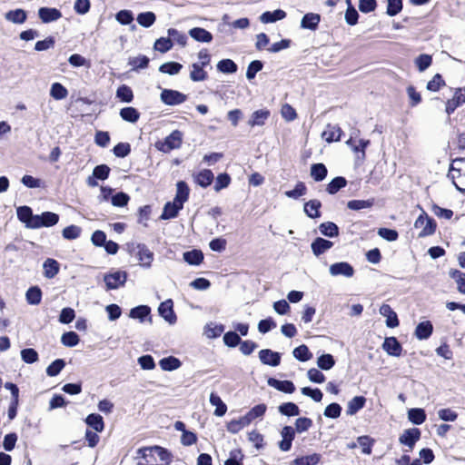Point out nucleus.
Wrapping results in <instances>:
<instances>
[{"label": "nucleus", "mask_w": 465, "mask_h": 465, "mask_svg": "<svg viewBox=\"0 0 465 465\" xmlns=\"http://www.w3.org/2000/svg\"><path fill=\"white\" fill-rule=\"evenodd\" d=\"M183 137V134L181 131L174 130L163 142L156 143V147L163 153H169L172 150L181 147Z\"/></svg>", "instance_id": "f257e3e1"}, {"label": "nucleus", "mask_w": 465, "mask_h": 465, "mask_svg": "<svg viewBox=\"0 0 465 465\" xmlns=\"http://www.w3.org/2000/svg\"><path fill=\"white\" fill-rule=\"evenodd\" d=\"M414 227L420 229L419 237H425L435 232L436 223L422 211L414 223Z\"/></svg>", "instance_id": "f03ea898"}, {"label": "nucleus", "mask_w": 465, "mask_h": 465, "mask_svg": "<svg viewBox=\"0 0 465 465\" xmlns=\"http://www.w3.org/2000/svg\"><path fill=\"white\" fill-rule=\"evenodd\" d=\"M160 98L164 104L174 106L184 103L187 95L176 90L163 89Z\"/></svg>", "instance_id": "7ed1b4c3"}, {"label": "nucleus", "mask_w": 465, "mask_h": 465, "mask_svg": "<svg viewBox=\"0 0 465 465\" xmlns=\"http://www.w3.org/2000/svg\"><path fill=\"white\" fill-rule=\"evenodd\" d=\"M127 279V273L124 271H116L112 273L105 274L104 281L108 290H115L123 286Z\"/></svg>", "instance_id": "20e7f679"}, {"label": "nucleus", "mask_w": 465, "mask_h": 465, "mask_svg": "<svg viewBox=\"0 0 465 465\" xmlns=\"http://www.w3.org/2000/svg\"><path fill=\"white\" fill-rule=\"evenodd\" d=\"M59 221V215L52 212H45L40 215H35L32 225L34 229L41 227H50L55 225Z\"/></svg>", "instance_id": "39448f33"}, {"label": "nucleus", "mask_w": 465, "mask_h": 465, "mask_svg": "<svg viewBox=\"0 0 465 465\" xmlns=\"http://www.w3.org/2000/svg\"><path fill=\"white\" fill-rule=\"evenodd\" d=\"M158 312L168 323L174 324L176 322V315L173 311V302L171 299L163 302L158 307Z\"/></svg>", "instance_id": "423d86ee"}, {"label": "nucleus", "mask_w": 465, "mask_h": 465, "mask_svg": "<svg viewBox=\"0 0 465 465\" xmlns=\"http://www.w3.org/2000/svg\"><path fill=\"white\" fill-rule=\"evenodd\" d=\"M259 359L263 364L275 367L281 362V354L270 349H263L259 351Z\"/></svg>", "instance_id": "0eeeda50"}, {"label": "nucleus", "mask_w": 465, "mask_h": 465, "mask_svg": "<svg viewBox=\"0 0 465 465\" xmlns=\"http://www.w3.org/2000/svg\"><path fill=\"white\" fill-rule=\"evenodd\" d=\"M329 271L332 276L342 275L345 277H351L354 274L353 267L345 262L331 264Z\"/></svg>", "instance_id": "6e6552de"}, {"label": "nucleus", "mask_w": 465, "mask_h": 465, "mask_svg": "<svg viewBox=\"0 0 465 465\" xmlns=\"http://www.w3.org/2000/svg\"><path fill=\"white\" fill-rule=\"evenodd\" d=\"M462 103H465V88H458L453 97L446 103V113L451 114Z\"/></svg>", "instance_id": "1a4fd4ad"}, {"label": "nucleus", "mask_w": 465, "mask_h": 465, "mask_svg": "<svg viewBox=\"0 0 465 465\" xmlns=\"http://www.w3.org/2000/svg\"><path fill=\"white\" fill-rule=\"evenodd\" d=\"M282 440L279 443V448L282 451L290 450L292 442L295 437V430L291 426H284L281 431Z\"/></svg>", "instance_id": "9d476101"}, {"label": "nucleus", "mask_w": 465, "mask_h": 465, "mask_svg": "<svg viewBox=\"0 0 465 465\" xmlns=\"http://www.w3.org/2000/svg\"><path fill=\"white\" fill-rule=\"evenodd\" d=\"M136 256L140 262V265L150 268L153 260V253L144 244H138Z\"/></svg>", "instance_id": "9b49d317"}, {"label": "nucleus", "mask_w": 465, "mask_h": 465, "mask_svg": "<svg viewBox=\"0 0 465 465\" xmlns=\"http://www.w3.org/2000/svg\"><path fill=\"white\" fill-rule=\"evenodd\" d=\"M420 437V431L419 429L413 428L405 430L400 437V442L408 446L411 450L414 447L416 441Z\"/></svg>", "instance_id": "f8f14e48"}, {"label": "nucleus", "mask_w": 465, "mask_h": 465, "mask_svg": "<svg viewBox=\"0 0 465 465\" xmlns=\"http://www.w3.org/2000/svg\"><path fill=\"white\" fill-rule=\"evenodd\" d=\"M38 15L43 23H51L60 19L62 13L56 8L41 7L38 10Z\"/></svg>", "instance_id": "ddd939ff"}, {"label": "nucleus", "mask_w": 465, "mask_h": 465, "mask_svg": "<svg viewBox=\"0 0 465 465\" xmlns=\"http://www.w3.org/2000/svg\"><path fill=\"white\" fill-rule=\"evenodd\" d=\"M380 313L387 318L386 325L389 328H395L399 325L397 314L389 304H382L380 308Z\"/></svg>", "instance_id": "4468645a"}, {"label": "nucleus", "mask_w": 465, "mask_h": 465, "mask_svg": "<svg viewBox=\"0 0 465 465\" xmlns=\"http://www.w3.org/2000/svg\"><path fill=\"white\" fill-rule=\"evenodd\" d=\"M383 350L391 356L399 357L401 353V345L395 337L386 338L383 344Z\"/></svg>", "instance_id": "2eb2a0df"}, {"label": "nucleus", "mask_w": 465, "mask_h": 465, "mask_svg": "<svg viewBox=\"0 0 465 465\" xmlns=\"http://www.w3.org/2000/svg\"><path fill=\"white\" fill-rule=\"evenodd\" d=\"M269 116L270 111L267 109H260L254 111L248 121V124L251 127L262 126L265 124L266 120L269 118Z\"/></svg>", "instance_id": "dca6fc26"}, {"label": "nucleus", "mask_w": 465, "mask_h": 465, "mask_svg": "<svg viewBox=\"0 0 465 465\" xmlns=\"http://www.w3.org/2000/svg\"><path fill=\"white\" fill-rule=\"evenodd\" d=\"M267 383L269 386L285 393H292L295 391V386L291 381H279L274 378H269Z\"/></svg>", "instance_id": "f3484780"}, {"label": "nucleus", "mask_w": 465, "mask_h": 465, "mask_svg": "<svg viewBox=\"0 0 465 465\" xmlns=\"http://www.w3.org/2000/svg\"><path fill=\"white\" fill-rule=\"evenodd\" d=\"M333 243L331 241L318 237L312 242V251L314 255L319 256L332 247Z\"/></svg>", "instance_id": "a211bd4d"}, {"label": "nucleus", "mask_w": 465, "mask_h": 465, "mask_svg": "<svg viewBox=\"0 0 465 465\" xmlns=\"http://www.w3.org/2000/svg\"><path fill=\"white\" fill-rule=\"evenodd\" d=\"M190 189L185 182L179 181L176 183V195L173 199L178 205L183 207V203L188 200Z\"/></svg>", "instance_id": "6ab92c4d"}, {"label": "nucleus", "mask_w": 465, "mask_h": 465, "mask_svg": "<svg viewBox=\"0 0 465 465\" xmlns=\"http://www.w3.org/2000/svg\"><path fill=\"white\" fill-rule=\"evenodd\" d=\"M18 219L25 223L27 228L34 229L32 225L33 220H35V215L33 214L32 209L28 206H21L17 208L16 211Z\"/></svg>", "instance_id": "aec40b11"}, {"label": "nucleus", "mask_w": 465, "mask_h": 465, "mask_svg": "<svg viewBox=\"0 0 465 465\" xmlns=\"http://www.w3.org/2000/svg\"><path fill=\"white\" fill-rule=\"evenodd\" d=\"M193 180L198 185L205 188L213 181V173L211 170L204 169L194 174Z\"/></svg>", "instance_id": "412c9836"}, {"label": "nucleus", "mask_w": 465, "mask_h": 465, "mask_svg": "<svg viewBox=\"0 0 465 465\" xmlns=\"http://www.w3.org/2000/svg\"><path fill=\"white\" fill-rule=\"evenodd\" d=\"M433 331L430 322L426 321L419 323L415 329V336L419 340H427L430 338Z\"/></svg>", "instance_id": "4be33fe9"}, {"label": "nucleus", "mask_w": 465, "mask_h": 465, "mask_svg": "<svg viewBox=\"0 0 465 465\" xmlns=\"http://www.w3.org/2000/svg\"><path fill=\"white\" fill-rule=\"evenodd\" d=\"M190 36L197 42L210 43L213 40V35L207 30L201 27H194L189 31Z\"/></svg>", "instance_id": "5701e85b"}, {"label": "nucleus", "mask_w": 465, "mask_h": 465, "mask_svg": "<svg viewBox=\"0 0 465 465\" xmlns=\"http://www.w3.org/2000/svg\"><path fill=\"white\" fill-rule=\"evenodd\" d=\"M341 130L338 125L328 124L327 129L322 132V137L327 143L339 141L341 139Z\"/></svg>", "instance_id": "b1692460"}, {"label": "nucleus", "mask_w": 465, "mask_h": 465, "mask_svg": "<svg viewBox=\"0 0 465 465\" xmlns=\"http://www.w3.org/2000/svg\"><path fill=\"white\" fill-rule=\"evenodd\" d=\"M448 176L452 179L453 184L459 191L465 192V170L458 172L454 168H450Z\"/></svg>", "instance_id": "393cba45"}, {"label": "nucleus", "mask_w": 465, "mask_h": 465, "mask_svg": "<svg viewBox=\"0 0 465 465\" xmlns=\"http://www.w3.org/2000/svg\"><path fill=\"white\" fill-rule=\"evenodd\" d=\"M366 399L363 396H355L347 403L346 413L348 415H354L365 405Z\"/></svg>", "instance_id": "a878e982"}, {"label": "nucleus", "mask_w": 465, "mask_h": 465, "mask_svg": "<svg viewBox=\"0 0 465 465\" xmlns=\"http://www.w3.org/2000/svg\"><path fill=\"white\" fill-rule=\"evenodd\" d=\"M320 20V15L308 13L302 17L301 26L305 29L315 30L318 27Z\"/></svg>", "instance_id": "bb28decb"}, {"label": "nucleus", "mask_w": 465, "mask_h": 465, "mask_svg": "<svg viewBox=\"0 0 465 465\" xmlns=\"http://www.w3.org/2000/svg\"><path fill=\"white\" fill-rule=\"evenodd\" d=\"M286 13L283 10L277 9L273 12H264L260 16V21L263 24L274 23L285 18Z\"/></svg>", "instance_id": "cd10ccee"}, {"label": "nucleus", "mask_w": 465, "mask_h": 465, "mask_svg": "<svg viewBox=\"0 0 465 465\" xmlns=\"http://www.w3.org/2000/svg\"><path fill=\"white\" fill-rule=\"evenodd\" d=\"M182 209L183 206L178 205V203H175L174 201H173L172 203L169 202L164 205L163 213L161 215V219L169 220L174 218L177 216L179 211Z\"/></svg>", "instance_id": "c85d7f7f"}, {"label": "nucleus", "mask_w": 465, "mask_h": 465, "mask_svg": "<svg viewBox=\"0 0 465 465\" xmlns=\"http://www.w3.org/2000/svg\"><path fill=\"white\" fill-rule=\"evenodd\" d=\"M159 365L162 370L172 371L179 369L182 365V362L180 361L179 359L173 356H169L160 360Z\"/></svg>", "instance_id": "c756f323"}, {"label": "nucleus", "mask_w": 465, "mask_h": 465, "mask_svg": "<svg viewBox=\"0 0 465 465\" xmlns=\"http://www.w3.org/2000/svg\"><path fill=\"white\" fill-rule=\"evenodd\" d=\"M322 203L319 200H310L304 204V213L310 218H318L321 216L320 208Z\"/></svg>", "instance_id": "7c9ffc66"}, {"label": "nucleus", "mask_w": 465, "mask_h": 465, "mask_svg": "<svg viewBox=\"0 0 465 465\" xmlns=\"http://www.w3.org/2000/svg\"><path fill=\"white\" fill-rule=\"evenodd\" d=\"M210 403L213 406H215L214 415L218 417L223 416L227 411V406L225 403L222 401L220 396L217 394L212 392L210 395Z\"/></svg>", "instance_id": "2f4dec72"}, {"label": "nucleus", "mask_w": 465, "mask_h": 465, "mask_svg": "<svg viewBox=\"0 0 465 465\" xmlns=\"http://www.w3.org/2000/svg\"><path fill=\"white\" fill-rule=\"evenodd\" d=\"M44 274L46 278H54L59 272V263L57 261L48 258L44 262Z\"/></svg>", "instance_id": "473e14b6"}, {"label": "nucleus", "mask_w": 465, "mask_h": 465, "mask_svg": "<svg viewBox=\"0 0 465 465\" xmlns=\"http://www.w3.org/2000/svg\"><path fill=\"white\" fill-rule=\"evenodd\" d=\"M327 168L323 163H314L311 166V176L315 182H321L327 176Z\"/></svg>", "instance_id": "72a5a7b5"}, {"label": "nucleus", "mask_w": 465, "mask_h": 465, "mask_svg": "<svg viewBox=\"0 0 465 465\" xmlns=\"http://www.w3.org/2000/svg\"><path fill=\"white\" fill-rule=\"evenodd\" d=\"M85 422L92 427L96 432H102L104 428L103 417L99 414L92 413L87 416Z\"/></svg>", "instance_id": "f704fd0d"}, {"label": "nucleus", "mask_w": 465, "mask_h": 465, "mask_svg": "<svg viewBox=\"0 0 465 465\" xmlns=\"http://www.w3.org/2000/svg\"><path fill=\"white\" fill-rule=\"evenodd\" d=\"M120 116L124 121L136 123L140 118V113L134 107H124L120 110Z\"/></svg>", "instance_id": "c9c22d12"}, {"label": "nucleus", "mask_w": 465, "mask_h": 465, "mask_svg": "<svg viewBox=\"0 0 465 465\" xmlns=\"http://www.w3.org/2000/svg\"><path fill=\"white\" fill-rule=\"evenodd\" d=\"M6 20L14 24H23L26 20V12L23 9H15L7 12L5 15Z\"/></svg>", "instance_id": "e433bc0d"}, {"label": "nucleus", "mask_w": 465, "mask_h": 465, "mask_svg": "<svg viewBox=\"0 0 465 465\" xmlns=\"http://www.w3.org/2000/svg\"><path fill=\"white\" fill-rule=\"evenodd\" d=\"M320 232L327 237H336L339 234L338 226L331 222L322 223L319 226Z\"/></svg>", "instance_id": "4c0bfd02"}, {"label": "nucleus", "mask_w": 465, "mask_h": 465, "mask_svg": "<svg viewBox=\"0 0 465 465\" xmlns=\"http://www.w3.org/2000/svg\"><path fill=\"white\" fill-rule=\"evenodd\" d=\"M203 65L200 64H193L192 70L190 72V78L193 82H202L207 78V73L203 70Z\"/></svg>", "instance_id": "58836bf2"}, {"label": "nucleus", "mask_w": 465, "mask_h": 465, "mask_svg": "<svg viewBox=\"0 0 465 465\" xmlns=\"http://www.w3.org/2000/svg\"><path fill=\"white\" fill-rule=\"evenodd\" d=\"M184 261L191 265H199L203 260V254L200 250H193L183 253Z\"/></svg>", "instance_id": "ea45409f"}, {"label": "nucleus", "mask_w": 465, "mask_h": 465, "mask_svg": "<svg viewBox=\"0 0 465 465\" xmlns=\"http://www.w3.org/2000/svg\"><path fill=\"white\" fill-rule=\"evenodd\" d=\"M266 410L267 407L263 403L254 406L244 415L246 417L245 422L249 421L251 423L253 420L262 418L265 414Z\"/></svg>", "instance_id": "a19ab883"}, {"label": "nucleus", "mask_w": 465, "mask_h": 465, "mask_svg": "<svg viewBox=\"0 0 465 465\" xmlns=\"http://www.w3.org/2000/svg\"><path fill=\"white\" fill-rule=\"evenodd\" d=\"M26 302L32 305H37L41 302L42 292L39 287L34 286L27 290L25 293Z\"/></svg>", "instance_id": "79ce46f5"}, {"label": "nucleus", "mask_w": 465, "mask_h": 465, "mask_svg": "<svg viewBox=\"0 0 465 465\" xmlns=\"http://www.w3.org/2000/svg\"><path fill=\"white\" fill-rule=\"evenodd\" d=\"M50 95L55 100H63L67 97L68 91L60 83H54L50 88Z\"/></svg>", "instance_id": "37998d69"}, {"label": "nucleus", "mask_w": 465, "mask_h": 465, "mask_svg": "<svg viewBox=\"0 0 465 465\" xmlns=\"http://www.w3.org/2000/svg\"><path fill=\"white\" fill-rule=\"evenodd\" d=\"M224 331L223 324H216L213 322L208 323L204 328V334L209 339H214L219 337Z\"/></svg>", "instance_id": "c03bdc74"}, {"label": "nucleus", "mask_w": 465, "mask_h": 465, "mask_svg": "<svg viewBox=\"0 0 465 465\" xmlns=\"http://www.w3.org/2000/svg\"><path fill=\"white\" fill-rule=\"evenodd\" d=\"M374 204V199L368 200H351L347 203V207L351 210L359 211L361 209H368L372 207Z\"/></svg>", "instance_id": "a18cd8bd"}, {"label": "nucleus", "mask_w": 465, "mask_h": 465, "mask_svg": "<svg viewBox=\"0 0 465 465\" xmlns=\"http://www.w3.org/2000/svg\"><path fill=\"white\" fill-rule=\"evenodd\" d=\"M116 97L124 103H131L134 99V93L128 85L122 84L116 90Z\"/></svg>", "instance_id": "49530a36"}, {"label": "nucleus", "mask_w": 465, "mask_h": 465, "mask_svg": "<svg viewBox=\"0 0 465 465\" xmlns=\"http://www.w3.org/2000/svg\"><path fill=\"white\" fill-rule=\"evenodd\" d=\"M408 418L413 424L420 425L425 421L426 414L424 410L415 408L408 411Z\"/></svg>", "instance_id": "de8ad7c7"}, {"label": "nucleus", "mask_w": 465, "mask_h": 465, "mask_svg": "<svg viewBox=\"0 0 465 465\" xmlns=\"http://www.w3.org/2000/svg\"><path fill=\"white\" fill-rule=\"evenodd\" d=\"M137 23L143 26V27H150L151 25H153L156 20V16L154 15V13L153 12H144V13H140L138 15H137Z\"/></svg>", "instance_id": "09e8293b"}, {"label": "nucleus", "mask_w": 465, "mask_h": 465, "mask_svg": "<svg viewBox=\"0 0 465 465\" xmlns=\"http://www.w3.org/2000/svg\"><path fill=\"white\" fill-rule=\"evenodd\" d=\"M347 184V181L344 177L338 176L332 179L327 185L326 191L330 194L336 193L339 190L345 187Z\"/></svg>", "instance_id": "8fccbe9b"}, {"label": "nucleus", "mask_w": 465, "mask_h": 465, "mask_svg": "<svg viewBox=\"0 0 465 465\" xmlns=\"http://www.w3.org/2000/svg\"><path fill=\"white\" fill-rule=\"evenodd\" d=\"M151 312L150 307L147 305H139L133 308L130 311V317L133 319H138L140 322H143L144 318L147 317Z\"/></svg>", "instance_id": "3c124183"}, {"label": "nucleus", "mask_w": 465, "mask_h": 465, "mask_svg": "<svg viewBox=\"0 0 465 465\" xmlns=\"http://www.w3.org/2000/svg\"><path fill=\"white\" fill-rule=\"evenodd\" d=\"M320 459V454L313 453L312 455L295 459L292 462V465H316L319 463Z\"/></svg>", "instance_id": "603ef678"}, {"label": "nucleus", "mask_w": 465, "mask_h": 465, "mask_svg": "<svg viewBox=\"0 0 465 465\" xmlns=\"http://www.w3.org/2000/svg\"><path fill=\"white\" fill-rule=\"evenodd\" d=\"M182 68H183V65L179 63L168 62V63L163 64L160 66L159 71L163 74L174 75V74H177L181 71Z\"/></svg>", "instance_id": "864d4df0"}, {"label": "nucleus", "mask_w": 465, "mask_h": 465, "mask_svg": "<svg viewBox=\"0 0 465 465\" xmlns=\"http://www.w3.org/2000/svg\"><path fill=\"white\" fill-rule=\"evenodd\" d=\"M279 411L285 416H297L300 414L299 407L293 402L282 403L279 406Z\"/></svg>", "instance_id": "5fc2aeb1"}, {"label": "nucleus", "mask_w": 465, "mask_h": 465, "mask_svg": "<svg viewBox=\"0 0 465 465\" xmlns=\"http://www.w3.org/2000/svg\"><path fill=\"white\" fill-rule=\"evenodd\" d=\"M217 69L224 74H232L237 71V65L231 59H223L217 64Z\"/></svg>", "instance_id": "6e6d98bb"}, {"label": "nucleus", "mask_w": 465, "mask_h": 465, "mask_svg": "<svg viewBox=\"0 0 465 465\" xmlns=\"http://www.w3.org/2000/svg\"><path fill=\"white\" fill-rule=\"evenodd\" d=\"M292 354L294 358L301 361H307L312 357V352L309 351L306 345L298 346L293 350Z\"/></svg>", "instance_id": "4d7b16f0"}, {"label": "nucleus", "mask_w": 465, "mask_h": 465, "mask_svg": "<svg viewBox=\"0 0 465 465\" xmlns=\"http://www.w3.org/2000/svg\"><path fill=\"white\" fill-rule=\"evenodd\" d=\"M245 420H246V417L242 416V417L239 418L238 420H233L232 421H230L227 425L228 431H230L232 433L239 432L242 429H243L244 427H246L250 424L249 421L245 422Z\"/></svg>", "instance_id": "13d9d810"}, {"label": "nucleus", "mask_w": 465, "mask_h": 465, "mask_svg": "<svg viewBox=\"0 0 465 465\" xmlns=\"http://www.w3.org/2000/svg\"><path fill=\"white\" fill-rule=\"evenodd\" d=\"M335 364V361L331 354H322L317 360V365L320 369L328 371L331 370Z\"/></svg>", "instance_id": "bf43d9fd"}, {"label": "nucleus", "mask_w": 465, "mask_h": 465, "mask_svg": "<svg viewBox=\"0 0 465 465\" xmlns=\"http://www.w3.org/2000/svg\"><path fill=\"white\" fill-rule=\"evenodd\" d=\"M306 192H307V188H306V185L304 184V183L299 182L296 183L293 190L286 191L284 193V194L288 198L298 199L301 196L304 195L306 193Z\"/></svg>", "instance_id": "052dcab7"}, {"label": "nucleus", "mask_w": 465, "mask_h": 465, "mask_svg": "<svg viewBox=\"0 0 465 465\" xmlns=\"http://www.w3.org/2000/svg\"><path fill=\"white\" fill-rule=\"evenodd\" d=\"M65 362L62 359H57L53 361L46 369V374L50 377H54L60 373L64 369Z\"/></svg>", "instance_id": "680f3d73"}, {"label": "nucleus", "mask_w": 465, "mask_h": 465, "mask_svg": "<svg viewBox=\"0 0 465 465\" xmlns=\"http://www.w3.org/2000/svg\"><path fill=\"white\" fill-rule=\"evenodd\" d=\"M357 443L361 448V451L364 454L369 455L371 453V447L374 443V440L369 436H361L357 439Z\"/></svg>", "instance_id": "e2e57ef3"}, {"label": "nucleus", "mask_w": 465, "mask_h": 465, "mask_svg": "<svg viewBox=\"0 0 465 465\" xmlns=\"http://www.w3.org/2000/svg\"><path fill=\"white\" fill-rule=\"evenodd\" d=\"M431 62H432L431 56L429 54H420L415 59V64L417 65L420 72H423L427 68H429L430 65L431 64Z\"/></svg>", "instance_id": "0e129e2a"}, {"label": "nucleus", "mask_w": 465, "mask_h": 465, "mask_svg": "<svg viewBox=\"0 0 465 465\" xmlns=\"http://www.w3.org/2000/svg\"><path fill=\"white\" fill-rule=\"evenodd\" d=\"M263 67V64L259 60L251 62L247 67L246 77L248 80H252L255 77L256 74L260 72Z\"/></svg>", "instance_id": "69168bd1"}, {"label": "nucleus", "mask_w": 465, "mask_h": 465, "mask_svg": "<svg viewBox=\"0 0 465 465\" xmlns=\"http://www.w3.org/2000/svg\"><path fill=\"white\" fill-rule=\"evenodd\" d=\"M61 341L64 346L74 347L78 344L79 337L74 331H68L62 335Z\"/></svg>", "instance_id": "338daca9"}, {"label": "nucleus", "mask_w": 465, "mask_h": 465, "mask_svg": "<svg viewBox=\"0 0 465 465\" xmlns=\"http://www.w3.org/2000/svg\"><path fill=\"white\" fill-rule=\"evenodd\" d=\"M282 118L287 122H292L297 118L295 109L289 104H284L281 109Z\"/></svg>", "instance_id": "774afa93"}]
</instances>
